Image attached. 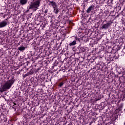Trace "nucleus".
Returning <instances> with one entry per match:
<instances>
[{
  "instance_id": "nucleus-12",
  "label": "nucleus",
  "mask_w": 125,
  "mask_h": 125,
  "mask_svg": "<svg viewBox=\"0 0 125 125\" xmlns=\"http://www.w3.org/2000/svg\"><path fill=\"white\" fill-rule=\"evenodd\" d=\"M33 74H34V71L31 70V71L29 72V75H33Z\"/></svg>"
},
{
  "instance_id": "nucleus-16",
  "label": "nucleus",
  "mask_w": 125,
  "mask_h": 125,
  "mask_svg": "<svg viewBox=\"0 0 125 125\" xmlns=\"http://www.w3.org/2000/svg\"><path fill=\"white\" fill-rule=\"evenodd\" d=\"M3 18H5V15L3 16Z\"/></svg>"
},
{
  "instance_id": "nucleus-4",
  "label": "nucleus",
  "mask_w": 125,
  "mask_h": 125,
  "mask_svg": "<svg viewBox=\"0 0 125 125\" xmlns=\"http://www.w3.org/2000/svg\"><path fill=\"white\" fill-rule=\"evenodd\" d=\"M49 5H52L53 8H57V4L55 1H49Z\"/></svg>"
},
{
  "instance_id": "nucleus-17",
  "label": "nucleus",
  "mask_w": 125,
  "mask_h": 125,
  "mask_svg": "<svg viewBox=\"0 0 125 125\" xmlns=\"http://www.w3.org/2000/svg\"><path fill=\"white\" fill-rule=\"evenodd\" d=\"M0 14H1L2 15H3V13H1Z\"/></svg>"
},
{
  "instance_id": "nucleus-2",
  "label": "nucleus",
  "mask_w": 125,
  "mask_h": 125,
  "mask_svg": "<svg viewBox=\"0 0 125 125\" xmlns=\"http://www.w3.org/2000/svg\"><path fill=\"white\" fill-rule=\"evenodd\" d=\"M41 3V0H36L34 2H31L29 4L28 9H33V11H37L40 7V4Z\"/></svg>"
},
{
  "instance_id": "nucleus-7",
  "label": "nucleus",
  "mask_w": 125,
  "mask_h": 125,
  "mask_svg": "<svg viewBox=\"0 0 125 125\" xmlns=\"http://www.w3.org/2000/svg\"><path fill=\"white\" fill-rule=\"evenodd\" d=\"M20 2L21 4L22 5H25L28 2V0H20Z\"/></svg>"
},
{
  "instance_id": "nucleus-6",
  "label": "nucleus",
  "mask_w": 125,
  "mask_h": 125,
  "mask_svg": "<svg viewBox=\"0 0 125 125\" xmlns=\"http://www.w3.org/2000/svg\"><path fill=\"white\" fill-rule=\"evenodd\" d=\"M91 10H94V6L91 5L89 7V8L87 9L86 12L87 13H89L91 11Z\"/></svg>"
},
{
  "instance_id": "nucleus-10",
  "label": "nucleus",
  "mask_w": 125,
  "mask_h": 125,
  "mask_svg": "<svg viewBox=\"0 0 125 125\" xmlns=\"http://www.w3.org/2000/svg\"><path fill=\"white\" fill-rule=\"evenodd\" d=\"M54 12L56 14H57L59 12V10L57 8H54Z\"/></svg>"
},
{
  "instance_id": "nucleus-18",
  "label": "nucleus",
  "mask_w": 125,
  "mask_h": 125,
  "mask_svg": "<svg viewBox=\"0 0 125 125\" xmlns=\"http://www.w3.org/2000/svg\"><path fill=\"white\" fill-rule=\"evenodd\" d=\"M45 13H47V11H45Z\"/></svg>"
},
{
  "instance_id": "nucleus-9",
  "label": "nucleus",
  "mask_w": 125,
  "mask_h": 125,
  "mask_svg": "<svg viewBox=\"0 0 125 125\" xmlns=\"http://www.w3.org/2000/svg\"><path fill=\"white\" fill-rule=\"evenodd\" d=\"M25 49H26V47H24L23 46H20L18 47V50H20V51H24V50H25Z\"/></svg>"
},
{
  "instance_id": "nucleus-13",
  "label": "nucleus",
  "mask_w": 125,
  "mask_h": 125,
  "mask_svg": "<svg viewBox=\"0 0 125 125\" xmlns=\"http://www.w3.org/2000/svg\"><path fill=\"white\" fill-rule=\"evenodd\" d=\"M123 98H125V92H124L123 93Z\"/></svg>"
},
{
  "instance_id": "nucleus-15",
  "label": "nucleus",
  "mask_w": 125,
  "mask_h": 125,
  "mask_svg": "<svg viewBox=\"0 0 125 125\" xmlns=\"http://www.w3.org/2000/svg\"><path fill=\"white\" fill-rule=\"evenodd\" d=\"M109 125H114V124L113 123H110Z\"/></svg>"
},
{
  "instance_id": "nucleus-11",
  "label": "nucleus",
  "mask_w": 125,
  "mask_h": 125,
  "mask_svg": "<svg viewBox=\"0 0 125 125\" xmlns=\"http://www.w3.org/2000/svg\"><path fill=\"white\" fill-rule=\"evenodd\" d=\"M63 84H64V83L63 82H61L59 84L60 87H61L63 85Z\"/></svg>"
},
{
  "instance_id": "nucleus-19",
  "label": "nucleus",
  "mask_w": 125,
  "mask_h": 125,
  "mask_svg": "<svg viewBox=\"0 0 125 125\" xmlns=\"http://www.w3.org/2000/svg\"><path fill=\"white\" fill-rule=\"evenodd\" d=\"M27 74H26V76H27Z\"/></svg>"
},
{
  "instance_id": "nucleus-8",
  "label": "nucleus",
  "mask_w": 125,
  "mask_h": 125,
  "mask_svg": "<svg viewBox=\"0 0 125 125\" xmlns=\"http://www.w3.org/2000/svg\"><path fill=\"white\" fill-rule=\"evenodd\" d=\"M75 44H77V41L74 40L72 42L69 43V45L70 46H74Z\"/></svg>"
},
{
  "instance_id": "nucleus-14",
  "label": "nucleus",
  "mask_w": 125,
  "mask_h": 125,
  "mask_svg": "<svg viewBox=\"0 0 125 125\" xmlns=\"http://www.w3.org/2000/svg\"><path fill=\"white\" fill-rule=\"evenodd\" d=\"M75 40H76V41H77V40H78L79 41V39L77 37H75Z\"/></svg>"
},
{
  "instance_id": "nucleus-3",
  "label": "nucleus",
  "mask_w": 125,
  "mask_h": 125,
  "mask_svg": "<svg viewBox=\"0 0 125 125\" xmlns=\"http://www.w3.org/2000/svg\"><path fill=\"white\" fill-rule=\"evenodd\" d=\"M112 24V22L110 21H108L106 23L103 25L102 26V29H108L109 28V26H111V24Z\"/></svg>"
},
{
  "instance_id": "nucleus-5",
  "label": "nucleus",
  "mask_w": 125,
  "mask_h": 125,
  "mask_svg": "<svg viewBox=\"0 0 125 125\" xmlns=\"http://www.w3.org/2000/svg\"><path fill=\"white\" fill-rule=\"evenodd\" d=\"M7 25V22L5 21H3L0 22V28H3Z\"/></svg>"
},
{
  "instance_id": "nucleus-1",
  "label": "nucleus",
  "mask_w": 125,
  "mask_h": 125,
  "mask_svg": "<svg viewBox=\"0 0 125 125\" xmlns=\"http://www.w3.org/2000/svg\"><path fill=\"white\" fill-rule=\"evenodd\" d=\"M15 80L12 78L11 80L7 81L5 83L0 87V92H3L6 89H9L13 83H14Z\"/></svg>"
}]
</instances>
